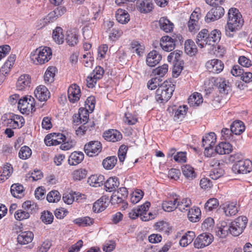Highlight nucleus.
Instances as JSON below:
<instances>
[{"instance_id": "obj_1", "label": "nucleus", "mask_w": 252, "mask_h": 252, "mask_svg": "<svg viewBox=\"0 0 252 252\" xmlns=\"http://www.w3.org/2000/svg\"><path fill=\"white\" fill-rule=\"evenodd\" d=\"M244 24V20L239 10L231 8L228 12L227 24L225 26V34L229 37H232L234 33L239 30Z\"/></svg>"}, {"instance_id": "obj_2", "label": "nucleus", "mask_w": 252, "mask_h": 252, "mask_svg": "<svg viewBox=\"0 0 252 252\" xmlns=\"http://www.w3.org/2000/svg\"><path fill=\"white\" fill-rule=\"evenodd\" d=\"M175 85L171 81H165L161 84L156 92L155 99L159 103L168 101L173 94Z\"/></svg>"}, {"instance_id": "obj_3", "label": "nucleus", "mask_w": 252, "mask_h": 252, "mask_svg": "<svg viewBox=\"0 0 252 252\" xmlns=\"http://www.w3.org/2000/svg\"><path fill=\"white\" fill-rule=\"evenodd\" d=\"M52 52L50 47H40L31 53L30 58L35 64H43L47 63L52 58Z\"/></svg>"}, {"instance_id": "obj_4", "label": "nucleus", "mask_w": 252, "mask_h": 252, "mask_svg": "<svg viewBox=\"0 0 252 252\" xmlns=\"http://www.w3.org/2000/svg\"><path fill=\"white\" fill-rule=\"evenodd\" d=\"M18 108L22 113L27 115L34 111L35 109L34 98L31 95L22 97L19 100Z\"/></svg>"}, {"instance_id": "obj_5", "label": "nucleus", "mask_w": 252, "mask_h": 252, "mask_svg": "<svg viewBox=\"0 0 252 252\" xmlns=\"http://www.w3.org/2000/svg\"><path fill=\"white\" fill-rule=\"evenodd\" d=\"M248 219L245 216H240L230 223V234L234 236L241 234L246 228Z\"/></svg>"}, {"instance_id": "obj_6", "label": "nucleus", "mask_w": 252, "mask_h": 252, "mask_svg": "<svg viewBox=\"0 0 252 252\" xmlns=\"http://www.w3.org/2000/svg\"><path fill=\"white\" fill-rule=\"evenodd\" d=\"M232 171L237 174H247L252 170V162L245 159L235 163L232 167Z\"/></svg>"}, {"instance_id": "obj_7", "label": "nucleus", "mask_w": 252, "mask_h": 252, "mask_svg": "<svg viewBox=\"0 0 252 252\" xmlns=\"http://www.w3.org/2000/svg\"><path fill=\"white\" fill-rule=\"evenodd\" d=\"M86 154L93 157L97 156L102 150V145L98 141H91L86 143L84 147Z\"/></svg>"}, {"instance_id": "obj_8", "label": "nucleus", "mask_w": 252, "mask_h": 252, "mask_svg": "<svg viewBox=\"0 0 252 252\" xmlns=\"http://www.w3.org/2000/svg\"><path fill=\"white\" fill-rule=\"evenodd\" d=\"M5 117H3L2 119L4 121V124L10 128L16 129L21 128L25 124L24 118L20 115L11 114L9 118L7 120L4 119Z\"/></svg>"}, {"instance_id": "obj_9", "label": "nucleus", "mask_w": 252, "mask_h": 252, "mask_svg": "<svg viewBox=\"0 0 252 252\" xmlns=\"http://www.w3.org/2000/svg\"><path fill=\"white\" fill-rule=\"evenodd\" d=\"M213 240L214 237L211 234L203 233L195 239L193 245L196 249H202L209 246Z\"/></svg>"}, {"instance_id": "obj_10", "label": "nucleus", "mask_w": 252, "mask_h": 252, "mask_svg": "<svg viewBox=\"0 0 252 252\" xmlns=\"http://www.w3.org/2000/svg\"><path fill=\"white\" fill-rule=\"evenodd\" d=\"M224 13V10L222 6H214L207 13L205 17V21L210 23L217 20L220 18Z\"/></svg>"}, {"instance_id": "obj_11", "label": "nucleus", "mask_w": 252, "mask_h": 252, "mask_svg": "<svg viewBox=\"0 0 252 252\" xmlns=\"http://www.w3.org/2000/svg\"><path fill=\"white\" fill-rule=\"evenodd\" d=\"M205 66L208 71L217 74L221 72L224 68L223 63L217 59L208 61L206 63Z\"/></svg>"}, {"instance_id": "obj_12", "label": "nucleus", "mask_w": 252, "mask_h": 252, "mask_svg": "<svg viewBox=\"0 0 252 252\" xmlns=\"http://www.w3.org/2000/svg\"><path fill=\"white\" fill-rule=\"evenodd\" d=\"M31 83V76L28 74L21 75L18 79L16 87L19 91L28 90Z\"/></svg>"}, {"instance_id": "obj_13", "label": "nucleus", "mask_w": 252, "mask_h": 252, "mask_svg": "<svg viewBox=\"0 0 252 252\" xmlns=\"http://www.w3.org/2000/svg\"><path fill=\"white\" fill-rule=\"evenodd\" d=\"M68 98L71 103L78 101L81 96V91L79 87L76 84L71 85L67 91Z\"/></svg>"}, {"instance_id": "obj_14", "label": "nucleus", "mask_w": 252, "mask_h": 252, "mask_svg": "<svg viewBox=\"0 0 252 252\" xmlns=\"http://www.w3.org/2000/svg\"><path fill=\"white\" fill-rule=\"evenodd\" d=\"M154 7V4L151 0H138L136 2L137 10L142 13L150 12Z\"/></svg>"}, {"instance_id": "obj_15", "label": "nucleus", "mask_w": 252, "mask_h": 252, "mask_svg": "<svg viewBox=\"0 0 252 252\" xmlns=\"http://www.w3.org/2000/svg\"><path fill=\"white\" fill-rule=\"evenodd\" d=\"M109 200L108 197L102 196L93 204V210L95 213H99L104 211L109 205Z\"/></svg>"}, {"instance_id": "obj_16", "label": "nucleus", "mask_w": 252, "mask_h": 252, "mask_svg": "<svg viewBox=\"0 0 252 252\" xmlns=\"http://www.w3.org/2000/svg\"><path fill=\"white\" fill-rule=\"evenodd\" d=\"M36 98L40 101H45L50 97V93L48 89L43 85H40L34 91Z\"/></svg>"}, {"instance_id": "obj_17", "label": "nucleus", "mask_w": 252, "mask_h": 252, "mask_svg": "<svg viewBox=\"0 0 252 252\" xmlns=\"http://www.w3.org/2000/svg\"><path fill=\"white\" fill-rule=\"evenodd\" d=\"M128 196V191L125 187L119 189L116 194L111 196L112 203H120L123 202Z\"/></svg>"}, {"instance_id": "obj_18", "label": "nucleus", "mask_w": 252, "mask_h": 252, "mask_svg": "<svg viewBox=\"0 0 252 252\" xmlns=\"http://www.w3.org/2000/svg\"><path fill=\"white\" fill-rule=\"evenodd\" d=\"M160 46L163 50L170 52L175 47L174 40L169 36H164L160 39Z\"/></svg>"}, {"instance_id": "obj_19", "label": "nucleus", "mask_w": 252, "mask_h": 252, "mask_svg": "<svg viewBox=\"0 0 252 252\" xmlns=\"http://www.w3.org/2000/svg\"><path fill=\"white\" fill-rule=\"evenodd\" d=\"M103 137L105 140L108 141L116 142L122 138V135L118 130L112 129L105 131L103 133Z\"/></svg>"}, {"instance_id": "obj_20", "label": "nucleus", "mask_w": 252, "mask_h": 252, "mask_svg": "<svg viewBox=\"0 0 252 252\" xmlns=\"http://www.w3.org/2000/svg\"><path fill=\"white\" fill-rule=\"evenodd\" d=\"M85 198V195L79 193H65L63 194V200L67 204H71L74 201L80 202V200Z\"/></svg>"}, {"instance_id": "obj_21", "label": "nucleus", "mask_w": 252, "mask_h": 252, "mask_svg": "<svg viewBox=\"0 0 252 252\" xmlns=\"http://www.w3.org/2000/svg\"><path fill=\"white\" fill-rule=\"evenodd\" d=\"M161 56L156 50L151 51L147 55L146 63L148 66L153 67L159 63L161 60Z\"/></svg>"}, {"instance_id": "obj_22", "label": "nucleus", "mask_w": 252, "mask_h": 252, "mask_svg": "<svg viewBox=\"0 0 252 252\" xmlns=\"http://www.w3.org/2000/svg\"><path fill=\"white\" fill-rule=\"evenodd\" d=\"M208 31L206 29L202 30L197 35L196 42L200 48L204 47L207 44L209 45Z\"/></svg>"}, {"instance_id": "obj_23", "label": "nucleus", "mask_w": 252, "mask_h": 252, "mask_svg": "<svg viewBox=\"0 0 252 252\" xmlns=\"http://www.w3.org/2000/svg\"><path fill=\"white\" fill-rule=\"evenodd\" d=\"M33 237V234L31 231L21 232L18 235L17 241L21 245L28 244L32 241Z\"/></svg>"}, {"instance_id": "obj_24", "label": "nucleus", "mask_w": 252, "mask_h": 252, "mask_svg": "<svg viewBox=\"0 0 252 252\" xmlns=\"http://www.w3.org/2000/svg\"><path fill=\"white\" fill-rule=\"evenodd\" d=\"M178 198L175 195L172 199L163 201L162 203V207L164 211L170 212L177 208V203Z\"/></svg>"}, {"instance_id": "obj_25", "label": "nucleus", "mask_w": 252, "mask_h": 252, "mask_svg": "<svg viewBox=\"0 0 252 252\" xmlns=\"http://www.w3.org/2000/svg\"><path fill=\"white\" fill-rule=\"evenodd\" d=\"M13 171L12 166L7 163L2 167V170H0V183L4 182L11 176Z\"/></svg>"}, {"instance_id": "obj_26", "label": "nucleus", "mask_w": 252, "mask_h": 252, "mask_svg": "<svg viewBox=\"0 0 252 252\" xmlns=\"http://www.w3.org/2000/svg\"><path fill=\"white\" fill-rule=\"evenodd\" d=\"M216 152L219 155L228 154L232 151V146L229 142H221L215 148Z\"/></svg>"}, {"instance_id": "obj_27", "label": "nucleus", "mask_w": 252, "mask_h": 252, "mask_svg": "<svg viewBox=\"0 0 252 252\" xmlns=\"http://www.w3.org/2000/svg\"><path fill=\"white\" fill-rule=\"evenodd\" d=\"M84 158V155L81 152L75 151L69 156L68 162L70 165H76L81 163Z\"/></svg>"}, {"instance_id": "obj_28", "label": "nucleus", "mask_w": 252, "mask_h": 252, "mask_svg": "<svg viewBox=\"0 0 252 252\" xmlns=\"http://www.w3.org/2000/svg\"><path fill=\"white\" fill-rule=\"evenodd\" d=\"M119 184V180L117 177H111L105 182L104 186L106 191L112 192L117 189Z\"/></svg>"}, {"instance_id": "obj_29", "label": "nucleus", "mask_w": 252, "mask_h": 252, "mask_svg": "<svg viewBox=\"0 0 252 252\" xmlns=\"http://www.w3.org/2000/svg\"><path fill=\"white\" fill-rule=\"evenodd\" d=\"M115 17L117 21L122 24L127 23L130 20L129 14L127 11L122 9L116 11Z\"/></svg>"}, {"instance_id": "obj_30", "label": "nucleus", "mask_w": 252, "mask_h": 252, "mask_svg": "<svg viewBox=\"0 0 252 252\" xmlns=\"http://www.w3.org/2000/svg\"><path fill=\"white\" fill-rule=\"evenodd\" d=\"M218 228V230L217 233L218 235L220 238H224L229 233L230 234V223H228L226 221H221Z\"/></svg>"}, {"instance_id": "obj_31", "label": "nucleus", "mask_w": 252, "mask_h": 252, "mask_svg": "<svg viewBox=\"0 0 252 252\" xmlns=\"http://www.w3.org/2000/svg\"><path fill=\"white\" fill-rule=\"evenodd\" d=\"M182 171L184 176L189 180H192L196 176L193 167L190 165H183L182 166Z\"/></svg>"}, {"instance_id": "obj_32", "label": "nucleus", "mask_w": 252, "mask_h": 252, "mask_svg": "<svg viewBox=\"0 0 252 252\" xmlns=\"http://www.w3.org/2000/svg\"><path fill=\"white\" fill-rule=\"evenodd\" d=\"M158 23L160 29L165 32H170L173 29L174 24L167 18H160Z\"/></svg>"}, {"instance_id": "obj_33", "label": "nucleus", "mask_w": 252, "mask_h": 252, "mask_svg": "<svg viewBox=\"0 0 252 252\" xmlns=\"http://www.w3.org/2000/svg\"><path fill=\"white\" fill-rule=\"evenodd\" d=\"M231 132L235 135H240L245 129L244 123L239 120L233 122L230 126Z\"/></svg>"}, {"instance_id": "obj_34", "label": "nucleus", "mask_w": 252, "mask_h": 252, "mask_svg": "<svg viewBox=\"0 0 252 252\" xmlns=\"http://www.w3.org/2000/svg\"><path fill=\"white\" fill-rule=\"evenodd\" d=\"M216 135L213 132H211L203 137L202 145L204 146H214L216 142Z\"/></svg>"}, {"instance_id": "obj_35", "label": "nucleus", "mask_w": 252, "mask_h": 252, "mask_svg": "<svg viewBox=\"0 0 252 252\" xmlns=\"http://www.w3.org/2000/svg\"><path fill=\"white\" fill-rule=\"evenodd\" d=\"M223 212L226 216H232L236 215L238 210L236 202H231L224 205L223 207Z\"/></svg>"}, {"instance_id": "obj_36", "label": "nucleus", "mask_w": 252, "mask_h": 252, "mask_svg": "<svg viewBox=\"0 0 252 252\" xmlns=\"http://www.w3.org/2000/svg\"><path fill=\"white\" fill-rule=\"evenodd\" d=\"M195 233L193 231H188L186 233L180 240V244L183 247H186L190 244L195 238Z\"/></svg>"}, {"instance_id": "obj_37", "label": "nucleus", "mask_w": 252, "mask_h": 252, "mask_svg": "<svg viewBox=\"0 0 252 252\" xmlns=\"http://www.w3.org/2000/svg\"><path fill=\"white\" fill-rule=\"evenodd\" d=\"M188 217L189 220L193 222L199 220V217L201 215V211L198 207H193L188 210Z\"/></svg>"}, {"instance_id": "obj_38", "label": "nucleus", "mask_w": 252, "mask_h": 252, "mask_svg": "<svg viewBox=\"0 0 252 252\" xmlns=\"http://www.w3.org/2000/svg\"><path fill=\"white\" fill-rule=\"evenodd\" d=\"M57 69L54 66H49L47 68L44 76V81L46 83L50 84L54 81Z\"/></svg>"}, {"instance_id": "obj_39", "label": "nucleus", "mask_w": 252, "mask_h": 252, "mask_svg": "<svg viewBox=\"0 0 252 252\" xmlns=\"http://www.w3.org/2000/svg\"><path fill=\"white\" fill-rule=\"evenodd\" d=\"M185 51L188 55L190 56L194 55L197 53V48L192 40L188 39L186 41L185 43Z\"/></svg>"}, {"instance_id": "obj_40", "label": "nucleus", "mask_w": 252, "mask_h": 252, "mask_svg": "<svg viewBox=\"0 0 252 252\" xmlns=\"http://www.w3.org/2000/svg\"><path fill=\"white\" fill-rule=\"evenodd\" d=\"M191 201L189 198H184L180 200L178 198L177 203V208L181 212L188 211L190 209Z\"/></svg>"}, {"instance_id": "obj_41", "label": "nucleus", "mask_w": 252, "mask_h": 252, "mask_svg": "<svg viewBox=\"0 0 252 252\" xmlns=\"http://www.w3.org/2000/svg\"><path fill=\"white\" fill-rule=\"evenodd\" d=\"M104 179L103 175H99L97 176L95 175L91 176L88 180V183L90 186L94 187H100L103 184V182Z\"/></svg>"}, {"instance_id": "obj_42", "label": "nucleus", "mask_w": 252, "mask_h": 252, "mask_svg": "<svg viewBox=\"0 0 252 252\" xmlns=\"http://www.w3.org/2000/svg\"><path fill=\"white\" fill-rule=\"evenodd\" d=\"M73 222L79 226H90L94 223V220L89 217H81L73 220Z\"/></svg>"}, {"instance_id": "obj_43", "label": "nucleus", "mask_w": 252, "mask_h": 252, "mask_svg": "<svg viewBox=\"0 0 252 252\" xmlns=\"http://www.w3.org/2000/svg\"><path fill=\"white\" fill-rule=\"evenodd\" d=\"M155 229L159 231L168 235L171 229L169 224L164 221L157 222L155 224Z\"/></svg>"}, {"instance_id": "obj_44", "label": "nucleus", "mask_w": 252, "mask_h": 252, "mask_svg": "<svg viewBox=\"0 0 252 252\" xmlns=\"http://www.w3.org/2000/svg\"><path fill=\"white\" fill-rule=\"evenodd\" d=\"M94 126V122L88 123L87 125H82L76 130V134L77 136L81 137L84 135L87 131L92 130Z\"/></svg>"}, {"instance_id": "obj_45", "label": "nucleus", "mask_w": 252, "mask_h": 252, "mask_svg": "<svg viewBox=\"0 0 252 252\" xmlns=\"http://www.w3.org/2000/svg\"><path fill=\"white\" fill-rule=\"evenodd\" d=\"M24 188L19 184H14L11 186L10 191L12 195L16 198H21L23 195Z\"/></svg>"}, {"instance_id": "obj_46", "label": "nucleus", "mask_w": 252, "mask_h": 252, "mask_svg": "<svg viewBox=\"0 0 252 252\" xmlns=\"http://www.w3.org/2000/svg\"><path fill=\"white\" fill-rule=\"evenodd\" d=\"M219 89L220 93L227 94L231 90V84L225 78H220L219 82Z\"/></svg>"}, {"instance_id": "obj_47", "label": "nucleus", "mask_w": 252, "mask_h": 252, "mask_svg": "<svg viewBox=\"0 0 252 252\" xmlns=\"http://www.w3.org/2000/svg\"><path fill=\"white\" fill-rule=\"evenodd\" d=\"M203 102L202 95L198 93H194L189 98V103L193 106H198Z\"/></svg>"}, {"instance_id": "obj_48", "label": "nucleus", "mask_w": 252, "mask_h": 252, "mask_svg": "<svg viewBox=\"0 0 252 252\" xmlns=\"http://www.w3.org/2000/svg\"><path fill=\"white\" fill-rule=\"evenodd\" d=\"M52 37L55 41L59 44L63 42L64 35L63 33V29L61 27H57L53 32Z\"/></svg>"}, {"instance_id": "obj_49", "label": "nucleus", "mask_w": 252, "mask_h": 252, "mask_svg": "<svg viewBox=\"0 0 252 252\" xmlns=\"http://www.w3.org/2000/svg\"><path fill=\"white\" fill-rule=\"evenodd\" d=\"M117 158L115 156H111L106 158L102 161L104 168L107 170L112 169L116 164Z\"/></svg>"}, {"instance_id": "obj_50", "label": "nucleus", "mask_w": 252, "mask_h": 252, "mask_svg": "<svg viewBox=\"0 0 252 252\" xmlns=\"http://www.w3.org/2000/svg\"><path fill=\"white\" fill-rule=\"evenodd\" d=\"M182 54V52L178 50L170 53L167 57L168 62L173 63V64H177L180 62Z\"/></svg>"}, {"instance_id": "obj_51", "label": "nucleus", "mask_w": 252, "mask_h": 252, "mask_svg": "<svg viewBox=\"0 0 252 252\" xmlns=\"http://www.w3.org/2000/svg\"><path fill=\"white\" fill-rule=\"evenodd\" d=\"M221 33L218 30H214L209 33L208 40H209V45H214L220 39Z\"/></svg>"}, {"instance_id": "obj_52", "label": "nucleus", "mask_w": 252, "mask_h": 252, "mask_svg": "<svg viewBox=\"0 0 252 252\" xmlns=\"http://www.w3.org/2000/svg\"><path fill=\"white\" fill-rule=\"evenodd\" d=\"M131 51L136 53L138 56L143 55L145 47L143 44L137 41H133L131 43Z\"/></svg>"}, {"instance_id": "obj_53", "label": "nucleus", "mask_w": 252, "mask_h": 252, "mask_svg": "<svg viewBox=\"0 0 252 252\" xmlns=\"http://www.w3.org/2000/svg\"><path fill=\"white\" fill-rule=\"evenodd\" d=\"M16 60V56L15 55H11L7 60L6 62L4 63V65L1 68V69L4 70L5 74H8L10 71L11 67Z\"/></svg>"}, {"instance_id": "obj_54", "label": "nucleus", "mask_w": 252, "mask_h": 252, "mask_svg": "<svg viewBox=\"0 0 252 252\" xmlns=\"http://www.w3.org/2000/svg\"><path fill=\"white\" fill-rule=\"evenodd\" d=\"M61 197V195L58 190H52L48 193L46 199L49 202L55 203L58 202Z\"/></svg>"}, {"instance_id": "obj_55", "label": "nucleus", "mask_w": 252, "mask_h": 252, "mask_svg": "<svg viewBox=\"0 0 252 252\" xmlns=\"http://www.w3.org/2000/svg\"><path fill=\"white\" fill-rule=\"evenodd\" d=\"M32 150L28 146L22 147L19 152V157L22 159H26L29 158L32 155Z\"/></svg>"}, {"instance_id": "obj_56", "label": "nucleus", "mask_w": 252, "mask_h": 252, "mask_svg": "<svg viewBox=\"0 0 252 252\" xmlns=\"http://www.w3.org/2000/svg\"><path fill=\"white\" fill-rule=\"evenodd\" d=\"M58 18L59 17L58 15L56 14V11L54 10V11L50 12L45 18L40 20L41 24L42 23V26H45L49 23L53 22Z\"/></svg>"}, {"instance_id": "obj_57", "label": "nucleus", "mask_w": 252, "mask_h": 252, "mask_svg": "<svg viewBox=\"0 0 252 252\" xmlns=\"http://www.w3.org/2000/svg\"><path fill=\"white\" fill-rule=\"evenodd\" d=\"M175 111L174 119L175 120L184 118L188 110L187 105L180 106L177 109L173 110Z\"/></svg>"}, {"instance_id": "obj_58", "label": "nucleus", "mask_w": 252, "mask_h": 252, "mask_svg": "<svg viewBox=\"0 0 252 252\" xmlns=\"http://www.w3.org/2000/svg\"><path fill=\"white\" fill-rule=\"evenodd\" d=\"M224 174V170L220 167L215 168L211 170L210 173V177L213 180H217L222 176Z\"/></svg>"}, {"instance_id": "obj_59", "label": "nucleus", "mask_w": 252, "mask_h": 252, "mask_svg": "<svg viewBox=\"0 0 252 252\" xmlns=\"http://www.w3.org/2000/svg\"><path fill=\"white\" fill-rule=\"evenodd\" d=\"M40 219L45 224H51L54 220L52 213L48 211H44L41 213Z\"/></svg>"}, {"instance_id": "obj_60", "label": "nucleus", "mask_w": 252, "mask_h": 252, "mask_svg": "<svg viewBox=\"0 0 252 252\" xmlns=\"http://www.w3.org/2000/svg\"><path fill=\"white\" fill-rule=\"evenodd\" d=\"M219 204V201L215 198H210L205 203L204 208L206 211H212L217 208Z\"/></svg>"}, {"instance_id": "obj_61", "label": "nucleus", "mask_w": 252, "mask_h": 252, "mask_svg": "<svg viewBox=\"0 0 252 252\" xmlns=\"http://www.w3.org/2000/svg\"><path fill=\"white\" fill-rule=\"evenodd\" d=\"M65 40L67 44L71 46H75L78 42L77 35L72 32L67 33Z\"/></svg>"}, {"instance_id": "obj_62", "label": "nucleus", "mask_w": 252, "mask_h": 252, "mask_svg": "<svg viewBox=\"0 0 252 252\" xmlns=\"http://www.w3.org/2000/svg\"><path fill=\"white\" fill-rule=\"evenodd\" d=\"M95 103V100L94 96L88 97L85 101V110L90 113L92 112L94 108Z\"/></svg>"}, {"instance_id": "obj_63", "label": "nucleus", "mask_w": 252, "mask_h": 252, "mask_svg": "<svg viewBox=\"0 0 252 252\" xmlns=\"http://www.w3.org/2000/svg\"><path fill=\"white\" fill-rule=\"evenodd\" d=\"M143 196V191L140 189H137L131 194L130 201L133 204H136L142 198Z\"/></svg>"}, {"instance_id": "obj_64", "label": "nucleus", "mask_w": 252, "mask_h": 252, "mask_svg": "<svg viewBox=\"0 0 252 252\" xmlns=\"http://www.w3.org/2000/svg\"><path fill=\"white\" fill-rule=\"evenodd\" d=\"M14 217L17 220H22L30 217V212L22 209L18 210L15 213Z\"/></svg>"}]
</instances>
